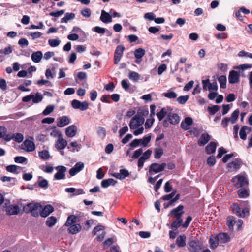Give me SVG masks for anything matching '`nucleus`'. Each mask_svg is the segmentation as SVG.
I'll return each instance as SVG.
<instances>
[{"label":"nucleus","mask_w":252,"mask_h":252,"mask_svg":"<svg viewBox=\"0 0 252 252\" xmlns=\"http://www.w3.org/2000/svg\"><path fill=\"white\" fill-rule=\"evenodd\" d=\"M61 41L58 39H50L48 40L49 44L52 47H56L59 45Z\"/></svg>","instance_id":"obj_54"},{"label":"nucleus","mask_w":252,"mask_h":252,"mask_svg":"<svg viewBox=\"0 0 252 252\" xmlns=\"http://www.w3.org/2000/svg\"><path fill=\"white\" fill-rule=\"evenodd\" d=\"M163 95L169 99H174L177 97L176 93L172 91H168L167 92L163 93Z\"/></svg>","instance_id":"obj_40"},{"label":"nucleus","mask_w":252,"mask_h":252,"mask_svg":"<svg viewBox=\"0 0 252 252\" xmlns=\"http://www.w3.org/2000/svg\"><path fill=\"white\" fill-rule=\"evenodd\" d=\"M186 237L185 235H180L177 238L176 244L179 248L184 247L186 246Z\"/></svg>","instance_id":"obj_29"},{"label":"nucleus","mask_w":252,"mask_h":252,"mask_svg":"<svg viewBox=\"0 0 252 252\" xmlns=\"http://www.w3.org/2000/svg\"><path fill=\"white\" fill-rule=\"evenodd\" d=\"M38 184L39 187L44 189H47L49 186L48 180L45 179H42L41 180H39L38 182Z\"/></svg>","instance_id":"obj_48"},{"label":"nucleus","mask_w":252,"mask_h":252,"mask_svg":"<svg viewBox=\"0 0 252 252\" xmlns=\"http://www.w3.org/2000/svg\"><path fill=\"white\" fill-rule=\"evenodd\" d=\"M54 106L53 105H48L43 111L42 114L44 116L48 115L54 111Z\"/></svg>","instance_id":"obj_52"},{"label":"nucleus","mask_w":252,"mask_h":252,"mask_svg":"<svg viewBox=\"0 0 252 252\" xmlns=\"http://www.w3.org/2000/svg\"><path fill=\"white\" fill-rule=\"evenodd\" d=\"M27 160V158L24 157L17 156L14 158V161L17 163H24Z\"/></svg>","instance_id":"obj_58"},{"label":"nucleus","mask_w":252,"mask_h":252,"mask_svg":"<svg viewBox=\"0 0 252 252\" xmlns=\"http://www.w3.org/2000/svg\"><path fill=\"white\" fill-rule=\"evenodd\" d=\"M252 129L251 127H249L247 126H243L241 129H240L239 135L240 138L243 140H245L247 138V134H246V130H248L249 131H250Z\"/></svg>","instance_id":"obj_32"},{"label":"nucleus","mask_w":252,"mask_h":252,"mask_svg":"<svg viewBox=\"0 0 252 252\" xmlns=\"http://www.w3.org/2000/svg\"><path fill=\"white\" fill-rule=\"evenodd\" d=\"M232 183L235 187L242 188L248 184V181L244 176L239 175L232 178Z\"/></svg>","instance_id":"obj_5"},{"label":"nucleus","mask_w":252,"mask_h":252,"mask_svg":"<svg viewBox=\"0 0 252 252\" xmlns=\"http://www.w3.org/2000/svg\"><path fill=\"white\" fill-rule=\"evenodd\" d=\"M84 167V164L83 162H78L76 163L74 167L69 170V173L70 175L71 176H75L78 172L81 171L83 169Z\"/></svg>","instance_id":"obj_11"},{"label":"nucleus","mask_w":252,"mask_h":252,"mask_svg":"<svg viewBox=\"0 0 252 252\" xmlns=\"http://www.w3.org/2000/svg\"><path fill=\"white\" fill-rule=\"evenodd\" d=\"M166 165L165 163L158 164L157 163H152L149 166V172L152 174V172L158 173L164 170Z\"/></svg>","instance_id":"obj_6"},{"label":"nucleus","mask_w":252,"mask_h":252,"mask_svg":"<svg viewBox=\"0 0 252 252\" xmlns=\"http://www.w3.org/2000/svg\"><path fill=\"white\" fill-rule=\"evenodd\" d=\"M43 99L42 94L39 92H37L35 95L31 94L30 95H26L22 98V101L27 102L32 100L33 103H38L42 101Z\"/></svg>","instance_id":"obj_4"},{"label":"nucleus","mask_w":252,"mask_h":252,"mask_svg":"<svg viewBox=\"0 0 252 252\" xmlns=\"http://www.w3.org/2000/svg\"><path fill=\"white\" fill-rule=\"evenodd\" d=\"M42 207L39 203H28L23 207V210L26 213H31L32 216L37 217L40 215L44 218L47 217L54 211V208L51 205H47L41 210Z\"/></svg>","instance_id":"obj_1"},{"label":"nucleus","mask_w":252,"mask_h":252,"mask_svg":"<svg viewBox=\"0 0 252 252\" xmlns=\"http://www.w3.org/2000/svg\"><path fill=\"white\" fill-rule=\"evenodd\" d=\"M75 15L73 13H66L64 17L61 19V23H67L71 19L75 18Z\"/></svg>","instance_id":"obj_33"},{"label":"nucleus","mask_w":252,"mask_h":252,"mask_svg":"<svg viewBox=\"0 0 252 252\" xmlns=\"http://www.w3.org/2000/svg\"><path fill=\"white\" fill-rule=\"evenodd\" d=\"M128 77L130 80L137 81L139 79V75L136 72L131 71L129 73Z\"/></svg>","instance_id":"obj_50"},{"label":"nucleus","mask_w":252,"mask_h":252,"mask_svg":"<svg viewBox=\"0 0 252 252\" xmlns=\"http://www.w3.org/2000/svg\"><path fill=\"white\" fill-rule=\"evenodd\" d=\"M218 87L217 83L216 81L213 82L212 83H210L209 82V85L208 86V89L209 91H211V90L217 91L218 90Z\"/></svg>","instance_id":"obj_63"},{"label":"nucleus","mask_w":252,"mask_h":252,"mask_svg":"<svg viewBox=\"0 0 252 252\" xmlns=\"http://www.w3.org/2000/svg\"><path fill=\"white\" fill-rule=\"evenodd\" d=\"M23 149L25 150L27 152H32L35 150V144L33 142L26 140L22 144Z\"/></svg>","instance_id":"obj_12"},{"label":"nucleus","mask_w":252,"mask_h":252,"mask_svg":"<svg viewBox=\"0 0 252 252\" xmlns=\"http://www.w3.org/2000/svg\"><path fill=\"white\" fill-rule=\"evenodd\" d=\"M125 50V47L123 45H119L117 46L114 57V63L115 64L118 63L120 62L121 58L123 54V52Z\"/></svg>","instance_id":"obj_9"},{"label":"nucleus","mask_w":252,"mask_h":252,"mask_svg":"<svg viewBox=\"0 0 252 252\" xmlns=\"http://www.w3.org/2000/svg\"><path fill=\"white\" fill-rule=\"evenodd\" d=\"M145 121V119L142 115H135L130 121L129 124L130 129H135L142 126Z\"/></svg>","instance_id":"obj_2"},{"label":"nucleus","mask_w":252,"mask_h":252,"mask_svg":"<svg viewBox=\"0 0 252 252\" xmlns=\"http://www.w3.org/2000/svg\"><path fill=\"white\" fill-rule=\"evenodd\" d=\"M228 167L231 171H237L240 168V162L238 159H235L234 161L229 163Z\"/></svg>","instance_id":"obj_27"},{"label":"nucleus","mask_w":252,"mask_h":252,"mask_svg":"<svg viewBox=\"0 0 252 252\" xmlns=\"http://www.w3.org/2000/svg\"><path fill=\"white\" fill-rule=\"evenodd\" d=\"M238 194L240 198H246L249 195L248 191L244 188L240 189L238 191Z\"/></svg>","instance_id":"obj_41"},{"label":"nucleus","mask_w":252,"mask_h":252,"mask_svg":"<svg viewBox=\"0 0 252 252\" xmlns=\"http://www.w3.org/2000/svg\"><path fill=\"white\" fill-rule=\"evenodd\" d=\"M143 150L141 148L135 150L132 156L133 159L138 158L142 154Z\"/></svg>","instance_id":"obj_59"},{"label":"nucleus","mask_w":252,"mask_h":252,"mask_svg":"<svg viewBox=\"0 0 252 252\" xmlns=\"http://www.w3.org/2000/svg\"><path fill=\"white\" fill-rule=\"evenodd\" d=\"M167 118L170 123L172 125L178 124L180 122V117L176 113L172 112L168 113Z\"/></svg>","instance_id":"obj_18"},{"label":"nucleus","mask_w":252,"mask_h":252,"mask_svg":"<svg viewBox=\"0 0 252 252\" xmlns=\"http://www.w3.org/2000/svg\"><path fill=\"white\" fill-rule=\"evenodd\" d=\"M219 241H218L217 236L214 237H211L209 239V244L211 248L214 249L217 247L219 245Z\"/></svg>","instance_id":"obj_35"},{"label":"nucleus","mask_w":252,"mask_h":252,"mask_svg":"<svg viewBox=\"0 0 252 252\" xmlns=\"http://www.w3.org/2000/svg\"><path fill=\"white\" fill-rule=\"evenodd\" d=\"M57 172L54 175V178L56 180H62L65 178V173L67 171V168L64 166L59 165L55 167Z\"/></svg>","instance_id":"obj_7"},{"label":"nucleus","mask_w":252,"mask_h":252,"mask_svg":"<svg viewBox=\"0 0 252 252\" xmlns=\"http://www.w3.org/2000/svg\"><path fill=\"white\" fill-rule=\"evenodd\" d=\"M43 57V54L41 51H38L33 52L31 56L32 61L35 63H39Z\"/></svg>","instance_id":"obj_24"},{"label":"nucleus","mask_w":252,"mask_h":252,"mask_svg":"<svg viewBox=\"0 0 252 252\" xmlns=\"http://www.w3.org/2000/svg\"><path fill=\"white\" fill-rule=\"evenodd\" d=\"M57 218L54 216H51L47 218L46 221V224L49 227H52L57 222Z\"/></svg>","instance_id":"obj_34"},{"label":"nucleus","mask_w":252,"mask_h":252,"mask_svg":"<svg viewBox=\"0 0 252 252\" xmlns=\"http://www.w3.org/2000/svg\"><path fill=\"white\" fill-rule=\"evenodd\" d=\"M0 88L2 91H5L7 89L6 82L5 80L3 78L0 79Z\"/></svg>","instance_id":"obj_62"},{"label":"nucleus","mask_w":252,"mask_h":252,"mask_svg":"<svg viewBox=\"0 0 252 252\" xmlns=\"http://www.w3.org/2000/svg\"><path fill=\"white\" fill-rule=\"evenodd\" d=\"M77 217L74 215H69L67 219V220L65 222V225L66 226L69 227L71 225L75 224L76 222Z\"/></svg>","instance_id":"obj_30"},{"label":"nucleus","mask_w":252,"mask_h":252,"mask_svg":"<svg viewBox=\"0 0 252 252\" xmlns=\"http://www.w3.org/2000/svg\"><path fill=\"white\" fill-rule=\"evenodd\" d=\"M203 249V243L198 240H191L188 245V249L189 252H200Z\"/></svg>","instance_id":"obj_3"},{"label":"nucleus","mask_w":252,"mask_h":252,"mask_svg":"<svg viewBox=\"0 0 252 252\" xmlns=\"http://www.w3.org/2000/svg\"><path fill=\"white\" fill-rule=\"evenodd\" d=\"M100 19L103 23H110L112 22V16L108 13L102 10L101 11Z\"/></svg>","instance_id":"obj_23"},{"label":"nucleus","mask_w":252,"mask_h":252,"mask_svg":"<svg viewBox=\"0 0 252 252\" xmlns=\"http://www.w3.org/2000/svg\"><path fill=\"white\" fill-rule=\"evenodd\" d=\"M239 115V110L238 109L235 110L231 114V118H230V120L232 124H234L236 123V121L238 119V116Z\"/></svg>","instance_id":"obj_42"},{"label":"nucleus","mask_w":252,"mask_h":252,"mask_svg":"<svg viewBox=\"0 0 252 252\" xmlns=\"http://www.w3.org/2000/svg\"><path fill=\"white\" fill-rule=\"evenodd\" d=\"M210 139V136L207 133H202L199 140H198V144L200 146L205 145Z\"/></svg>","instance_id":"obj_22"},{"label":"nucleus","mask_w":252,"mask_h":252,"mask_svg":"<svg viewBox=\"0 0 252 252\" xmlns=\"http://www.w3.org/2000/svg\"><path fill=\"white\" fill-rule=\"evenodd\" d=\"M220 110V106L213 105L212 107H208L207 110L210 115H213Z\"/></svg>","instance_id":"obj_47"},{"label":"nucleus","mask_w":252,"mask_h":252,"mask_svg":"<svg viewBox=\"0 0 252 252\" xmlns=\"http://www.w3.org/2000/svg\"><path fill=\"white\" fill-rule=\"evenodd\" d=\"M189 99V96L188 95H182L178 97L177 99V102L180 104H185Z\"/></svg>","instance_id":"obj_45"},{"label":"nucleus","mask_w":252,"mask_h":252,"mask_svg":"<svg viewBox=\"0 0 252 252\" xmlns=\"http://www.w3.org/2000/svg\"><path fill=\"white\" fill-rule=\"evenodd\" d=\"M183 209L184 206L182 205H180L177 207L172 209L168 214V216L175 217L178 216H182L184 213Z\"/></svg>","instance_id":"obj_14"},{"label":"nucleus","mask_w":252,"mask_h":252,"mask_svg":"<svg viewBox=\"0 0 252 252\" xmlns=\"http://www.w3.org/2000/svg\"><path fill=\"white\" fill-rule=\"evenodd\" d=\"M218 241L220 243L223 244L226 243L230 241L231 238L229 235L227 233H220L217 236Z\"/></svg>","instance_id":"obj_16"},{"label":"nucleus","mask_w":252,"mask_h":252,"mask_svg":"<svg viewBox=\"0 0 252 252\" xmlns=\"http://www.w3.org/2000/svg\"><path fill=\"white\" fill-rule=\"evenodd\" d=\"M163 154V150L161 148H156L154 151V157L156 159H159Z\"/></svg>","instance_id":"obj_46"},{"label":"nucleus","mask_w":252,"mask_h":252,"mask_svg":"<svg viewBox=\"0 0 252 252\" xmlns=\"http://www.w3.org/2000/svg\"><path fill=\"white\" fill-rule=\"evenodd\" d=\"M82 229V227L80 224H75L69 227L68 231L69 233L75 234L79 232Z\"/></svg>","instance_id":"obj_26"},{"label":"nucleus","mask_w":252,"mask_h":252,"mask_svg":"<svg viewBox=\"0 0 252 252\" xmlns=\"http://www.w3.org/2000/svg\"><path fill=\"white\" fill-rule=\"evenodd\" d=\"M12 47L9 45L4 49H0V54H4L5 55H9L12 52Z\"/></svg>","instance_id":"obj_53"},{"label":"nucleus","mask_w":252,"mask_h":252,"mask_svg":"<svg viewBox=\"0 0 252 252\" xmlns=\"http://www.w3.org/2000/svg\"><path fill=\"white\" fill-rule=\"evenodd\" d=\"M92 31L98 33L104 34L106 31V29L99 26H95L92 29Z\"/></svg>","instance_id":"obj_55"},{"label":"nucleus","mask_w":252,"mask_h":252,"mask_svg":"<svg viewBox=\"0 0 252 252\" xmlns=\"http://www.w3.org/2000/svg\"><path fill=\"white\" fill-rule=\"evenodd\" d=\"M232 211L238 217L240 218H244V214L241 215V208L240 206H239L237 204L234 205L232 206Z\"/></svg>","instance_id":"obj_36"},{"label":"nucleus","mask_w":252,"mask_h":252,"mask_svg":"<svg viewBox=\"0 0 252 252\" xmlns=\"http://www.w3.org/2000/svg\"><path fill=\"white\" fill-rule=\"evenodd\" d=\"M207 164L210 166H213L216 163V158L214 156H211L208 157L207 160Z\"/></svg>","instance_id":"obj_60"},{"label":"nucleus","mask_w":252,"mask_h":252,"mask_svg":"<svg viewBox=\"0 0 252 252\" xmlns=\"http://www.w3.org/2000/svg\"><path fill=\"white\" fill-rule=\"evenodd\" d=\"M81 14L86 18H89L91 14V11L89 8H85L81 11Z\"/></svg>","instance_id":"obj_61"},{"label":"nucleus","mask_w":252,"mask_h":252,"mask_svg":"<svg viewBox=\"0 0 252 252\" xmlns=\"http://www.w3.org/2000/svg\"><path fill=\"white\" fill-rule=\"evenodd\" d=\"M218 81L220 84L221 88L225 89L226 88V76L225 75H221L218 78Z\"/></svg>","instance_id":"obj_38"},{"label":"nucleus","mask_w":252,"mask_h":252,"mask_svg":"<svg viewBox=\"0 0 252 252\" xmlns=\"http://www.w3.org/2000/svg\"><path fill=\"white\" fill-rule=\"evenodd\" d=\"M39 156L43 160H47L50 157V154L48 151L44 150L39 152Z\"/></svg>","instance_id":"obj_43"},{"label":"nucleus","mask_w":252,"mask_h":252,"mask_svg":"<svg viewBox=\"0 0 252 252\" xmlns=\"http://www.w3.org/2000/svg\"><path fill=\"white\" fill-rule=\"evenodd\" d=\"M13 140H14L15 141L17 142L20 143L23 140L24 137L21 133H16L15 134H13Z\"/></svg>","instance_id":"obj_51"},{"label":"nucleus","mask_w":252,"mask_h":252,"mask_svg":"<svg viewBox=\"0 0 252 252\" xmlns=\"http://www.w3.org/2000/svg\"><path fill=\"white\" fill-rule=\"evenodd\" d=\"M217 143L215 142H211L205 148V150L208 154L214 153L216 149Z\"/></svg>","instance_id":"obj_28"},{"label":"nucleus","mask_w":252,"mask_h":252,"mask_svg":"<svg viewBox=\"0 0 252 252\" xmlns=\"http://www.w3.org/2000/svg\"><path fill=\"white\" fill-rule=\"evenodd\" d=\"M67 144V141L62 137L61 133H59L58 139L55 143V147L58 150L64 149Z\"/></svg>","instance_id":"obj_10"},{"label":"nucleus","mask_w":252,"mask_h":252,"mask_svg":"<svg viewBox=\"0 0 252 252\" xmlns=\"http://www.w3.org/2000/svg\"><path fill=\"white\" fill-rule=\"evenodd\" d=\"M235 218L233 216H228L227 218L226 225L231 230L233 229L234 225L235 224Z\"/></svg>","instance_id":"obj_31"},{"label":"nucleus","mask_w":252,"mask_h":252,"mask_svg":"<svg viewBox=\"0 0 252 252\" xmlns=\"http://www.w3.org/2000/svg\"><path fill=\"white\" fill-rule=\"evenodd\" d=\"M228 81L230 84H235L239 81V75L236 71L232 70L230 71Z\"/></svg>","instance_id":"obj_15"},{"label":"nucleus","mask_w":252,"mask_h":252,"mask_svg":"<svg viewBox=\"0 0 252 252\" xmlns=\"http://www.w3.org/2000/svg\"><path fill=\"white\" fill-rule=\"evenodd\" d=\"M154 121L155 119L153 118L147 119L145 124V128L146 129H149L151 128Z\"/></svg>","instance_id":"obj_57"},{"label":"nucleus","mask_w":252,"mask_h":252,"mask_svg":"<svg viewBox=\"0 0 252 252\" xmlns=\"http://www.w3.org/2000/svg\"><path fill=\"white\" fill-rule=\"evenodd\" d=\"M70 123V119L66 116H63L59 118L57 123V126L59 127H63L67 125Z\"/></svg>","instance_id":"obj_21"},{"label":"nucleus","mask_w":252,"mask_h":252,"mask_svg":"<svg viewBox=\"0 0 252 252\" xmlns=\"http://www.w3.org/2000/svg\"><path fill=\"white\" fill-rule=\"evenodd\" d=\"M176 192V190L173 191L169 194H167L162 196L161 199H163V200H168L170 202V200L173 199V197L175 196Z\"/></svg>","instance_id":"obj_56"},{"label":"nucleus","mask_w":252,"mask_h":252,"mask_svg":"<svg viewBox=\"0 0 252 252\" xmlns=\"http://www.w3.org/2000/svg\"><path fill=\"white\" fill-rule=\"evenodd\" d=\"M145 54L144 49L139 48L136 49L134 51V56L136 58L135 63L139 64L141 62V59L144 56Z\"/></svg>","instance_id":"obj_19"},{"label":"nucleus","mask_w":252,"mask_h":252,"mask_svg":"<svg viewBox=\"0 0 252 252\" xmlns=\"http://www.w3.org/2000/svg\"><path fill=\"white\" fill-rule=\"evenodd\" d=\"M88 102L86 101L81 102L78 100L74 99L71 102V106L74 109H79L81 111H85L88 109Z\"/></svg>","instance_id":"obj_8"},{"label":"nucleus","mask_w":252,"mask_h":252,"mask_svg":"<svg viewBox=\"0 0 252 252\" xmlns=\"http://www.w3.org/2000/svg\"><path fill=\"white\" fill-rule=\"evenodd\" d=\"M151 139V134H148L147 136H145L143 137L142 139H140L141 140L140 145L143 147H146L148 144L150 142Z\"/></svg>","instance_id":"obj_37"},{"label":"nucleus","mask_w":252,"mask_h":252,"mask_svg":"<svg viewBox=\"0 0 252 252\" xmlns=\"http://www.w3.org/2000/svg\"><path fill=\"white\" fill-rule=\"evenodd\" d=\"M116 183V180L112 178H109L102 180L101 185L103 188H107L111 185L115 186Z\"/></svg>","instance_id":"obj_25"},{"label":"nucleus","mask_w":252,"mask_h":252,"mask_svg":"<svg viewBox=\"0 0 252 252\" xmlns=\"http://www.w3.org/2000/svg\"><path fill=\"white\" fill-rule=\"evenodd\" d=\"M0 180L3 182L13 181V183H12V185H15V183L17 182V180L15 178L8 176L1 177L0 178Z\"/></svg>","instance_id":"obj_49"},{"label":"nucleus","mask_w":252,"mask_h":252,"mask_svg":"<svg viewBox=\"0 0 252 252\" xmlns=\"http://www.w3.org/2000/svg\"><path fill=\"white\" fill-rule=\"evenodd\" d=\"M18 167L16 165H10L6 167V170L8 172L17 174L19 173L17 171Z\"/></svg>","instance_id":"obj_44"},{"label":"nucleus","mask_w":252,"mask_h":252,"mask_svg":"<svg viewBox=\"0 0 252 252\" xmlns=\"http://www.w3.org/2000/svg\"><path fill=\"white\" fill-rule=\"evenodd\" d=\"M193 124V120L190 117H186L181 123V128L187 130L190 128V126Z\"/></svg>","instance_id":"obj_17"},{"label":"nucleus","mask_w":252,"mask_h":252,"mask_svg":"<svg viewBox=\"0 0 252 252\" xmlns=\"http://www.w3.org/2000/svg\"><path fill=\"white\" fill-rule=\"evenodd\" d=\"M168 114L166 109L165 107L162 108L161 110L157 113L159 121H161Z\"/></svg>","instance_id":"obj_39"},{"label":"nucleus","mask_w":252,"mask_h":252,"mask_svg":"<svg viewBox=\"0 0 252 252\" xmlns=\"http://www.w3.org/2000/svg\"><path fill=\"white\" fill-rule=\"evenodd\" d=\"M113 243V239L109 238L106 239L103 243L104 248L105 249L108 248L110 247Z\"/></svg>","instance_id":"obj_64"},{"label":"nucleus","mask_w":252,"mask_h":252,"mask_svg":"<svg viewBox=\"0 0 252 252\" xmlns=\"http://www.w3.org/2000/svg\"><path fill=\"white\" fill-rule=\"evenodd\" d=\"M77 130V127L72 125L66 128L65 134L68 137H73L76 135Z\"/></svg>","instance_id":"obj_20"},{"label":"nucleus","mask_w":252,"mask_h":252,"mask_svg":"<svg viewBox=\"0 0 252 252\" xmlns=\"http://www.w3.org/2000/svg\"><path fill=\"white\" fill-rule=\"evenodd\" d=\"M8 215H17L19 213V207L17 205H9L5 209Z\"/></svg>","instance_id":"obj_13"}]
</instances>
